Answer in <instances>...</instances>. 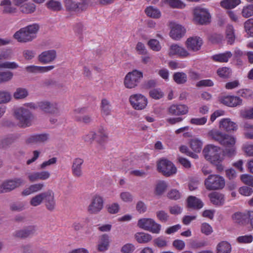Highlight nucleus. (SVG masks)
I'll return each instance as SVG.
<instances>
[{"mask_svg": "<svg viewBox=\"0 0 253 253\" xmlns=\"http://www.w3.org/2000/svg\"><path fill=\"white\" fill-rule=\"evenodd\" d=\"M38 107L42 111L48 113H55L57 110V105L56 103H51L47 101L39 102Z\"/></svg>", "mask_w": 253, "mask_h": 253, "instance_id": "obj_22", "label": "nucleus"}, {"mask_svg": "<svg viewBox=\"0 0 253 253\" xmlns=\"http://www.w3.org/2000/svg\"><path fill=\"white\" fill-rule=\"evenodd\" d=\"M211 202L215 205H221L224 203V198L223 195L218 192H212L209 195Z\"/></svg>", "mask_w": 253, "mask_h": 253, "instance_id": "obj_36", "label": "nucleus"}, {"mask_svg": "<svg viewBox=\"0 0 253 253\" xmlns=\"http://www.w3.org/2000/svg\"><path fill=\"white\" fill-rule=\"evenodd\" d=\"M168 187V184L164 181H158L155 187L154 194L157 196L162 195L166 191Z\"/></svg>", "mask_w": 253, "mask_h": 253, "instance_id": "obj_37", "label": "nucleus"}, {"mask_svg": "<svg viewBox=\"0 0 253 253\" xmlns=\"http://www.w3.org/2000/svg\"><path fill=\"white\" fill-rule=\"evenodd\" d=\"M205 185L208 190L221 189L225 186V181L218 174H211L205 179Z\"/></svg>", "mask_w": 253, "mask_h": 253, "instance_id": "obj_5", "label": "nucleus"}, {"mask_svg": "<svg viewBox=\"0 0 253 253\" xmlns=\"http://www.w3.org/2000/svg\"><path fill=\"white\" fill-rule=\"evenodd\" d=\"M232 219L234 222L244 224L246 223V212L242 213L237 212L234 213L232 216Z\"/></svg>", "mask_w": 253, "mask_h": 253, "instance_id": "obj_42", "label": "nucleus"}, {"mask_svg": "<svg viewBox=\"0 0 253 253\" xmlns=\"http://www.w3.org/2000/svg\"><path fill=\"white\" fill-rule=\"evenodd\" d=\"M44 186L43 183H37L31 184L28 187L23 189L21 194L22 196H27L32 194L38 192L43 188Z\"/></svg>", "mask_w": 253, "mask_h": 253, "instance_id": "obj_21", "label": "nucleus"}, {"mask_svg": "<svg viewBox=\"0 0 253 253\" xmlns=\"http://www.w3.org/2000/svg\"><path fill=\"white\" fill-rule=\"evenodd\" d=\"M208 136L225 147V153L229 156L235 154L236 138L232 134L224 133L216 129L210 130Z\"/></svg>", "mask_w": 253, "mask_h": 253, "instance_id": "obj_1", "label": "nucleus"}, {"mask_svg": "<svg viewBox=\"0 0 253 253\" xmlns=\"http://www.w3.org/2000/svg\"><path fill=\"white\" fill-rule=\"evenodd\" d=\"M103 197L100 195L95 194L92 197L90 203L87 207V211L90 214H97L103 209Z\"/></svg>", "mask_w": 253, "mask_h": 253, "instance_id": "obj_10", "label": "nucleus"}, {"mask_svg": "<svg viewBox=\"0 0 253 253\" xmlns=\"http://www.w3.org/2000/svg\"><path fill=\"white\" fill-rule=\"evenodd\" d=\"M135 239L140 244L148 243L152 240V236L146 233L137 232L134 235Z\"/></svg>", "mask_w": 253, "mask_h": 253, "instance_id": "obj_35", "label": "nucleus"}, {"mask_svg": "<svg viewBox=\"0 0 253 253\" xmlns=\"http://www.w3.org/2000/svg\"><path fill=\"white\" fill-rule=\"evenodd\" d=\"M219 128L227 132L236 131L238 126L236 123L231 119L226 118L221 119L219 122Z\"/></svg>", "mask_w": 253, "mask_h": 253, "instance_id": "obj_17", "label": "nucleus"}, {"mask_svg": "<svg viewBox=\"0 0 253 253\" xmlns=\"http://www.w3.org/2000/svg\"><path fill=\"white\" fill-rule=\"evenodd\" d=\"M243 149L246 155L250 157H253V144L246 143L243 146Z\"/></svg>", "mask_w": 253, "mask_h": 253, "instance_id": "obj_64", "label": "nucleus"}, {"mask_svg": "<svg viewBox=\"0 0 253 253\" xmlns=\"http://www.w3.org/2000/svg\"><path fill=\"white\" fill-rule=\"evenodd\" d=\"M31 41L36 38L37 34L40 29V25L34 23L24 27Z\"/></svg>", "mask_w": 253, "mask_h": 253, "instance_id": "obj_32", "label": "nucleus"}, {"mask_svg": "<svg viewBox=\"0 0 253 253\" xmlns=\"http://www.w3.org/2000/svg\"><path fill=\"white\" fill-rule=\"evenodd\" d=\"M240 3V1H221V6L226 9L235 8Z\"/></svg>", "mask_w": 253, "mask_h": 253, "instance_id": "obj_52", "label": "nucleus"}, {"mask_svg": "<svg viewBox=\"0 0 253 253\" xmlns=\"http://www.w3.org/2000/svg\"><path fill=\"white\" fill-rule=\"evenodd\" d=\"M111 106L108 100L103 99L101 101V114L102 116H107L111 114Z\"/></svg>", "mask_w": 253, "mask_h": 253, "instance_id": "obj_38", "label": "nucleus"}, {"mask_svg": "<svg viewBox=\"0 0 253 253\" xmlns=\"http://www.w3.org/2000/svg\"><path fill=\"white\" fill-rule=\"evenodd\" d=\"M231 251V245L226 241L221 242L216 246V253H230Z\"/></svg>", "mask_w": 253, "mask_h": 253, "instance_id": "obj_39", "label": "nucleus"}, {"mask_svg": "<svg viewBox=\"0 0 253 253\" xmlns=\"http://www.w3.org/2000/svg\"><path fill=\"white\" fill-rule=\"evenodd\" d=\"M187 206L189 208L199 210L203 208L204 204L199 198L195 196H189L187 200Z\"/></svg>", "mask_w": 253, "mask_h": 253, "instance_id": "obj_30", "label": "nucleus"}, {"mask_svg": "<svg viewBox=\"0 0 253 253\" xmlns=\"http://www.w3.org/2000/svg\"><path fill=\"white\" fill-rule=\"evenodd\" d=\"M36 108V106L34 103H29L15 109L14 116L18 121L20 126L26 127L32 125L33 116L29 109H35Z\"/></svg>", "mask_w": 253, "mask_h": 253, "instance_id": "obj_3", "label": "nucleus"}, {"mask_svg": "<svg viewBox=\"0 0 253 253\" xmlns=\"http://www.w3.org/2000/svg\"><path fill=\"white\" fill-rule=\"evenodd\" d=\"M56 52L54 50H50L42 52L39 56V59L42 63L47 64L53 60L56 57Z\"/></svg>", "mask_w": 253, "mask_h": 253, "instance_id": "obj_24", "label": "nucleus"}, {"mask_svg": "<svg viewBox=\"0 0 253 253\" xmlns=\"http://www.w3.org/2000/svg\"><path fill=\"white\" fill-rule=\"evenodd\" d=\"M168 54L169 56L180 58H185L190 55L184 47L177 44H173L170 46Z\"/></svg>", "mask_w": 253, "mask_h": 253, "instance_id": "obj_14", "label": "nucleus"}, {"mask_svg": "<svg viewBox=\"0 0 253 253\" xmlns=\"http://www.w3.org/2000/svg\"><path fill=\"white\" fill-rule=\"evenodd\" d=\"M84 160L81 158H76L74 160L72 166V172L75 177H81L83 175L82 165Z\"/></svg>", "mask_w": 253, "mask_h": 253, "instance_id": "obj_20", "label": "nucleus"}, {"mask_svg": "<svg viewBox=\"0 0 253 253\" xmlns=\"http://www.w3.org/2000/svg\"><path fill=\"white\" fill-rule=\"evenodd\" d=\"M203 44L202 39L197 37H190L186 42V45L187 48L193 51L199 50Z\"/></svg>", "mask_w": 253, "mask_h": 253, "instance_id": "obj_19", "label": "nucleus"}, {"mask_svg": "<svg viewBox=\"0 0 253 253\" xmlns=\"http://www.w3.org/2000/svg\"><path fill=\"white\" fill-rule=\"evenodd\" d=\"M220 101L225 105L234 107L242 104V100L238 96L233 95L223 96L220 97Z\"/></svg>", "mask_w": 253, "mask_h": 253, "instance_id": "obj_16", "label": "nucleus"}, {"mask_svg": "<svg viewBox=\"0 0 253 253\" xmlns=\"http://www.w3.org/2000/svg\"><path fill=\"white\" fill-rule=\"evenodd\" d=\"M47 7L52 10H60L62 8V4L59 1H48L46 3Z\"/></svg>", "mask_w": 253, "mask_h": 253, "instance_id": "obj_55", "label": "nucleus"}, {"mask_svg": "<svg viewBox=\"0 0 253 253\" xmlns=\"http://www.w3.org/2000/svg\"><path fill=\"white\" fill-rule=\"evenodd\" d=\"M189 144L190 148L196 153H200L203 145L202 140L198 138L191 139Z\"/></svg>", "mask_w": 253, "mask_h": 253, "instance_id": "obj_33", "label": "nucleus"}, {"mask_svg": "<svg viewBox=\"0 0 253 253\" xmlns=\"http://www.w3.org/2000/svg\"><path fill=\"white\" fill-rule=\"evenodd\" d=\"M201 231L202 233L209 235L213 232L212 227L207 223H203L201 226Z\"/></svg>", "mask_w": 253, "mask_h": 253, "instance_id": "obj_61", "label": "nucleus"}, {"mask_svg": "<svg viewBox=\"0 0 253 253\" xmlns=\"http://www.w3.org/2000/svg\"><path fill=\"white\" fill-rule=\"evenodd\" d=\"M253 237L251 235L239 236L237 238V241L241 244H248L252 242Z\"/></svg>", "mask_w": 253, "mask_h": 253, "instance_id": "obj_62", "label": "nucleus"}, {"mask_svg": "<svg viewBox=\"0 0 253 253\" xmlns=\"http://www.w3.org/2000/svg\"><path fill=\"white\" fill-rule=\"evenodd\" d=\"M44 202H45V207L48 210L53 211L55 209L56 203L54 193L51 190L46 191Z\"/></svg>", "mask_w": 253, "mask_h": 253, "instance_id": "obj_23", "label": "nucleus"}, {"mask_svg": "<svg viewBox=\"0 0 253 253\" xmlns=\"http://www.w3.org/2000/svg\"><path fill=\"white\" fill-rule=\"evenodd\" d=\"M169 27L170 29L169 36L174 40H179L183 37L185 33L186 29L181 25L174 21L169 23Z\"/></svg>", "mask_w": 253, "mask_h": 253, "instance_id": "obj_11", "label": "nucleus"}, {"mask_svg": "<svg viewBox=\"0 0 253 253\" xmlns=\"http://www.w3.org/2000/svg\"><path fill=\"white\" fill-rule=\"evenodd\" d=\"M18 7V1H0V8L3 13L11 14L16 12Z\"/></svg>", "mask_w": 253, "mask_h": 253, "instance_id": "obj_15", "label": "nucleus"}, {"mask_svg": "<svg viewBox=\"0 0 253 253\" xmlns=\"http://www.w3.org/2000/svg\"><path fill=\"white\" fill-rule=\"evenodd\" d=\"M67 9L71 12L79 13L85 10L88 6L87 1H65Z\"/></svg>", "mask_w": 253, "mask_h": 253, "instance_id": "obj_12", "label": "nucleus"}, {"mask_svg": "<svg viewBox=\"0 0 253 253\" xmlns=\"http://www.w3.org/2000/svg\"><path fill=\"white\" fill-rule=\"evenodd\" d=\"M242 15L245 18H249L253 15V1L246 4L243 7Z\"/></svg>", "mask_w": 253, "mask_h": 253, "instance_id": "obj_44", "label": "nucleus"}, {"mask_svg": "<svg viewBox=\"0 0 253 253\" xmlns=\"http://www.w3.org/2000/svg\"><path fill=\"white\" fill-rule=\"evenodd\" d=\"M129 101L132 107L137 110L145 109L148 104L147 98L140 93L131 95L129 98Z\"/></svg>", "mask_w": 253, "mask_h": 253, "instance_id": "obj_8", "label": "nucleus"}, {"mask_svg": "<svg viewBox=\"0 0 253 253\" xmlns=\"http://www.w3.org/2000/svg\"><path fill=\"white\" fill-rule=\"evenodd\" d=\"M24 183V181L20 178L7 180L3 182L0 186V193L9 192L15 188L20 186Z\"/></svg>", "mask_w": 253, "mask_h": 253, "instance_id": "obj_13", "label": "nucleus"}, {"mask_svg": "<svg viewBox=\"0 0 253 253\" xmlns=\"http://www.w3.org/2000/svg\"><path fill=\"white\" fill-rule=\"evenodd\" d=\"M241 181L245 184L251 186L253 187V176L244 174L241 175Z\"/></svg>", "mask_w": 253, "mask_h": 253, "instance_id": "obj_58", "label": "nucleus"}, {"mask_svg": "<svg viewBox=\"0 0 253 253\" xmlns=\"http://www.w3.org/2000/svg\"><path fill=\"white\" fill-rule=\"evenodd\" d=\"M110 243L109 237L106 234H103L99 237L97 245V250L101 252L107 251L109 248Z\"/></svg>", "mask_w": 253, "mask_h": 253, "instance_id": "obj_27", "label": "nucleus"}, {"mask_svg": "<svg viewBox=\"0 0 253 253\" xmlns=\"http://www.w3.org/2000/svg\"><path fill=\"white\" fill-rule=\"evenodd\" d=\"M28 91L25 88H17L13 93V97L16 99H22L28 95Z\"/></svg>", "mask_w": 253, "mask_h": 253, "instance_id": "obj_45", "label": "nucleus"}, {"mask_svg": "<svg viewBox=\"0 0 253 253\" xmlns=\"http://www.w3.org/2000/svg\"><path fill=\"white\" fill-rule=\"evenodd\" d=\"M148 44L150 48L154 51H158L161 49L159 42L156 39H151L149 41Z\"/></svg>", "mask_w": 253, "mask_h": 253, "instance_id": "obj_57", "label": "nucleus"}, {"mask_svg": "<svg viewBox=\"0 0 253 253\" xmlns=\"http://www.w3.org/2000/svg\"><path fill=\"white\" fill-rule=\"evenodd\" d=\"M158 170L166 176H170L175 174L177 172V169L170 161L166 159L159 161L157 164Z\"/></svg>", "mask_w": 253, "mask_h": 253, "instance_id": "obj_7", "label": "nucleus"}, {"mask_svg": "<svg viewBox=\"0 0 253 253\" xmlns=\"http://www.w3.org/2000/svg\"><path fill=\"white\" fill-rule=\"evenodd\" d=\"M211 16L206 8L197 7L194 11V20L200 24H207L211 21Z\"/></svg>", "mask_w": 253, "mask_h": 253, "instance_id": "obj_9", "label": "nucleus"}, {"mask_svg": "<svg viewBox=\"0 0 253 253\" xmlns=\"http://www.w3.org/2000/svg\"><path fill=\"white\" fill-rule=\"evenodd\" d=\"M13 38L19 42L25 43L31 41L24 27L15 32Z\"/></svg>", "mask_w": 253, "mask_h": 253, "instance_id": "obj_28", "label": "nucleus"}, {"mask_svg": "<svg viewBox=\"0 0 253 253\" xmlns=\"http://www.w3.org/2000/svg\"><path fill=\"white\" fill-rule=\"evenodd\" d=\"M108 131L106 127L100 126L96 133V138L99 140H105L108 136Z\"/></svg>", "mask_w": 253, "mask_h": 253, "instance_id": "obj_47", "label": "nucleus"}, {"mask_svg": "<svg viewBox=\"0 0 253 253\" xmlns=\"http://www.w3.org/2000/svg\"><path fill=\"white\" fill-rule=\"evenodd\" d=\"M137 226L141 229L154 234H159L161 229V225L150 218L139 219L137 222Z\"/></svg>", "mask_w": 253, "mask_h": 253, "instance_id": "obj_6", "label": "nucleus"}, {"mask_svg": "<svg viewBox=\"0 0 253 253\" xmlns=\"http://www.w3.org/2000/svg\"><path fill=\"white\" fill-rule=\"evenodd\" d=\"M154 245L159 248H164L167 246L168 242L163 237H159L154 240Z\"/></svg>", "mask_w": 253, "mask_h": 253, "instance_id": "obj_60", "label": "nucleus"}, {"mask_svg": "<svg viewBox=\"0 0 253 253\" xmlns=\"http://www.w3.org/2000/svg\"><path fill=\"white\" fill-rule=\"evenodd\" d=\"M207 117H202L201 118H192L190 121L191 124L195 126H203L207 122Z\"/></svg>", "mask_w": 253, "mask_h": 253, "instance_id": "obj_50", "label": "nucleus"}, {"mask_svg": "<svg viewBox=\"0 0 253 253\" xmlns=\"http://www.w3.org/2000/svg\"><path fill=\"white\" fill-rule=\"evenodd\" d=\"M18 7L20 11L24 13H31L35 10V5L29 1H18Z\"/></svg>", "mask_w": 253, "mask_h": 253, "instance_id": "obj_26", "label": "nucleus"}, {"mask_svg": "<svg viewBox=\"0 0 253 253\" xmlns=\"http://www.w3.org/2000/svg\"><path fill=\"white\" fill-rule=\"evenodd\" d=\"M173 80L178 84H182L187 81V77L183 72H176L173 75Z\"/></svg>", "mask_w": 253, "mask_h": 253, "instance_id": "obj_46", "label": "nucleus"}, {"mask_svg": "<svg viewBox=\"0 0 253 253\" xmlns=\"http://www.w3.org/2000/svg\"><path fill=\"white\" fill-rule=\"evenodd\" d=\"M11 99V95L9 92L5 90L0 91V104L7 103Z\"/></svg>", "mask_w": 253, "mask_h": 253, "instance_id": "obj_49", "label": "nucleus"}, {"mask_svg": "<svg viewBox=\"0 0 253 253\" xmlns=\"http://www.w3.org/2000/svg\"><path fill=\"white\" fill-rule=\"evenodd\" d=\"M46 191L39 193L32 197L30 200V205L32 207H38L41 205L45 199Z\"/></svg>", "mask_w": 253, "mask_h": 253, "instance_id": "obj_31", "label": "nucleus"}, {"mask_svg": "<svg viewBox=\"0 0 253 253\" xmlns=\"http://www.w3.org/2000/svg\"><path fill=\"white\" fill-rule=\"evenodd\" d=\"M54 67L53 66H48L45 67L30 65L25 67V70L30 73H42L47 72L52 70Z\"/></svg>", "mask_w": 253, "mask_h": 253, "instance_id": "obj_25", "label": "nucleus"}, {"mask_svg": "<svg viewBox=\"0 0 253 253\" xmlns=\"http://www.w3.org/2000/svg\"><path fill=\"white\" fill-rule=\"evenodd\" d=\"M244 135L247 138L253 139V124L245 122L243 125Z\"/></svg>", "mask_w": 253, "mask_h": 253, "instance_id": "obj_41", "label": "nucleus"}, {"mask_svg": "<svg viewBox=\"0 0 253 253\" xmlns=\"http://www.w3.org/2000/svg\"><path fill=\"white\" fill-rule=\"evenodd\" d=\"M145 11L148 16L153 18L158 19L161 16V13L160 10L154 6L147 7Z\"/></svg>", "mask_w": 253, "mask_h": 253, "instance_id": "obj_40", "label": "nucleus"}, {"mask_svg": "<svg viewBox=\"0 0 253 253\" xmlns=\"http://www.w3.org/2000/svg\"><path fill=\"white\" fill-rule=\"evenodd\" d=\"M167 196L169 199L176 200L180 198L181 193L176 189H171L168 193Z\"/></svg>", "mask_w": 253, "mask_h": 253, "instance_id": "obj_63", "label": "nucleus"}, {"mask_svg": "<svg viewBox=\"0 0 253 253\" xmlns=\"http://www.w3.org/2000/svg\"><path fill=\"white\" fill-rule=\"evenodd\" d=\"M143 73L137 70H133L126 74L124 79V85L126 88L136 87L143 78Z\"/></svg>", "mask_w": 253, "mask_h": 253, "instance_id": "obj_4", "label": "nucleus"}, {"mask_svg": "<svg viewBox=\"0 0 253 253\" xmlns=\"http://www.w3.org/2000/svg\"><path fill=\"white\" fill-rule=\"evenodd\" d=\"M203 153L208 161L216 166L218 171L223 170L224 167L221 163L224 160V154L221 153L219 146L213 144L207 145L203 150Z\"/></svg>", "mask_w": 253, "mask_h": 253, "instance_id": "obj_2", "label": "nucleus"}, {"mask_svg": "<svg viewBox=\"0 0 253 253\" xmlns=\"http://www.w3.org/2000/svg\"><path fill=\"white\" fill-rule=\"evenodd\" d=\"M244 28L249 37H253V18L249 19L245 22Z\"/></svg>", "mask_w": 253, "mask_h": 253, "instance_id": "obj_48", "label": "nucleus"}, {"mask_svg": "<svg viewBox=\"0 0 253 253\" xmlns=\"http://www.w3.org/2000/svg\"><path fill=\"white\" fill-rule=\"evenodd\" d=\"M232 56V53L227 51L223 53L215 54L212 56V58L216 62H227Z\"/></svg>", "mask_w": 253, "mask_h": 253, "instance_id": "obj_34", "label": "nucleus"}, {"mask_svg": "<svg viewBox=\"0 0 253 253\" xmlns=\"http://www.w3.org/2000/svg\"><path fill=\"white\" fill-rule=\"evenodd\" d=\"M187 106L182 104H172L169 108V113L171 115H184L188 113Z\"/></svg>", "mask_w": 253, "mask_h": 253, "instance_id": "obj_18", "label": "nucleus"}, {"mask_svg": "<svg viewBox=\"0 0 253 253\" xmlns=\"http://www.w3.org/2000/svg\"><path fill=\"white\" fill-rule=\"evenodd\" d=\"M218 75L221 78H228L230 76L231 71L229 68L222 67L219 68L217 71Z\"/></svg>", "mask_w": 253, "mask_h": 253, "instance_id": "obj_59", "label": "nucleus"}, {"mask_svg": "<svg viewBox=\"0 0 253 253\" xmlns=\"http://www.w3.org/2000/svg\"><path fill=\"white\" fill-rule=\"evenodd\" d=\"M240 116L243 118L253 119V108L249 109H243L240 111Z\"/></svg>", "mask_w": 253, "mask_h": 253, "instance_id": "obj_51", "label": "nucleus"}, {"mask_svg": "<svg viewBox=\"0 0 253 253\" xmlns=\"http://www.w3.org/2000/svg\"><path fill=\"white\" fill-rule=\"evenodd\" d=\"M13 76L10 71L0 72V83L6 82L11 80Z\"/></svg>", "mask_w": 253, "mask_h": 253, "instance_id": "obj_53", "label": "nucleus"}, {"mask_svg": "<svg viewBox=\"0 0 253 253\" xmlns=\"http://www.w3.org/2000/svg\"><path fill=\"white\" fill-rule=\"evenodd\" d=\"M48 138V135L46 134L32 135L27 138L26 142L28 144L41 143L46 141Z\"/></svg>", "mask_w": 253, "mask_h": 253, "instance_id": "obj_29", "label": "nucleus"}, {"mask_svg": "<svg viewBox=\"0 0 253 253\" xmlns=\"http://www.w3.org/2000/svg\"><path fill=\"white\" fill-rule=\"evenodd\" d=\"M150 96L155 99H159L163 97L164 93L159 88H154L149 91Z\"/></svg>", "mask_w": 253, "mask_h": 253, "instance_id": "obj_56", "label": "nucleus"}, {"mask_svg": "<svg viewBox=\"0 0 253 253\" xmlns=\"http://www.w3.org/2000/svg\"><path fill=\"white\" fill-rule=\"evenodd\" d=\"M225 34L227 42L231 44H232L235 38L234 29L232 25H227L225 30Z\"/></svg>", "mask_w": 253, "mask_h": 253, "instance_id": "obj_43", "label": "nucleus"}, {"mask_svg": "<svg viewBox=\"0 0 253 253\" xmlns=\"http://www.w3.org/2000/svg\"><path fill=\"white\" fill-rule=\"evenodd\" d=\"M120 197L121 200L125 203H131L133 200L132 195L126 191L121 192L120 194Z\"/></svg>", "mask_w": 253, "mask_h": 253, "instance_id": "obj_54", "label": "nucleus"}]
</instances>
